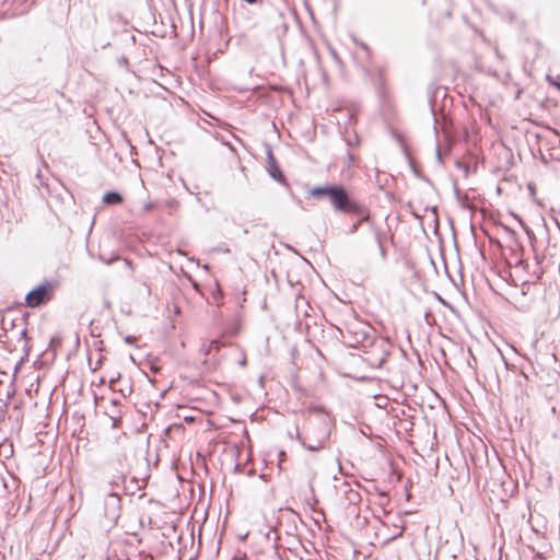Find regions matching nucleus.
<instances>
[{"label":"nucleus","mask_w":560,"mask_h":560,"mask_svg":"<svg viewBox=\"0 0 560 560\" xmlns=\"http://www.w3.org/2000/svg\"><path fill=\"white\" fill-rule=\"evenodd\" d=\"M548 81H549L550 84H552L553 86H556L560 91V82L555 81L550 77H548Z\"/></svg>","instance_id":"6e6552de"},{"label":"nucleus","mask_w":560,"mask_h":560,"mask_svg":"<svg viewBox=\"0 0 560 560\" xmlns=\"http://www.w3.org/2000/svg\"><path fill=\"white\" fill-rule=\"evenodd\" d=\"M548 81H549L550 84H552L553 86H556L560 91V82L555 81L550 77H548Z\"/></svg>","instance_id":"1a4fd4ad"},{"label":"nucleus","mask_w":560,"mask_h":560,"mask_svg":"<svg viewBox=\"0 0 560 560\" xmlns=\"http://www.w3.org/2000/svg\"><path fill=\"white\" fill-rule=\"evenodd\" d=\"M313 198L327 197L336 211L352 215H364V207L353 199L342 186H322L310 190Z\"/></svg>","instance_id":"f257e3e1"},{"label":"nucleus","mask_w":560,"mask_h":560,"mask_svg":"<svg viewBox=\"0 0 560 560\" xmlns=\"http://www.w3.org/2000/svg\"><path fill=\"white\" fill-rule=\"evenodd\" d=\"M315 479H316V472L312 468H305L299 475V487L307 488V491H305V499L307 501L310 499H313L315 495L314 486H313Z\"/></svg>","instance_id":"7ed1b4c3"},{"label":"nucleus","mask_w":560,"mask_h":560,"mask_svg":"<svg viewBox=\"0 0 560 560\" xmlns=\"http://www.w3.org/2000/svg\"><path fill=\"white\" fill-rule=\"evenodd\" d=\"M154 209V203L153 202H147L144 206H143V210L145 212H150Z\"/></svg>","instance_id":"0eeeda50"},{"label":"nucleus","mask_w":560,"mask_h":560,"mask_svg":"<svg viewBox=\"0 0 560 560\" xmlns=\"http://www.w3.org/2000/svg\"><path fill=\"white\" fill-rule=\"evenodd\" d=\"M548 81H549L550 84H552L553 86H556L560 91V82L555 81L550 77H548Z\"/></svg>","instance_id":"9d476101"},{"label":"nucleus","mask_w":560,"mask_h":560,"mask_svg":"<svg viewBox=\"0 0 560 560\" xmlns=\"http://www.w3.org/2000/svg\"><path fill=\"white\" fill-rule=\"evenodd\" d=\"M103 202L105 205H120L122 202V197L115 191L106 192L103 196Z\"/></svg>","instance_id":"20e7f679"},{"label":"nucleus","mask_w":560,"mask_h":560,"mask_svg":"<svg viewBox=\"0 0 560 560\" xmlns=\"http://www.w3.org/2000/svg\"><path fill=\"white\" fill-rule=\"evenodd\" d=\"M271 173V176L277 179V180H282L283 179V175L282 173L279 171L278 167H275L273 171L270 172Z\"/></svg>","instance_id":"39448f33"},{"label":"nucleus","mask_w":560,"mask_h":560,"mask_svg":"<svg viewBox=\"0 0 560 560\" xmlns=\"http://www.w3.org/2000/svg\"><path fill=\"white\" fill-rule=\"evenodd\" d=\"M125 264L126 266L132 271L133 270V264L131 260L129 259H125Z\"/></svg>","instance_id":"f8f14e48"},{"label":"nucleus","mask_w":560,"mask_h":560,"mask_svg":"<svg viewBox=\"0 0 560 560\" xmlns=\"http://www.w3.org/2000/svg\"><path fill=\"white\" fill-rule=\"evenodd\" d=\"M323 444H324V440H319V441L317 442V444H307V447H308L310 450L315 451V450H319V448H322V447H323Z\"/></svg>","instance_id":"423d86ee"},{"label":"nucleus","mask_w":560,"mask_h":560,"mask_svg":"<svg viewBox=\"0 0 560 560\" xmlns=\"http://www.w3.org/2000/svg\"><path fill=\"white\" fill-rule=\"evenodd\" d=\"M548 81H549L550 84H552L553 86H556L560 91V82L555 81L550 77H548Z\"/></svg>","instance_id":"9b49d317"},{"label":"nucleus","mask_w":560,"mask_h":560,"mask_svg":"<svg viewBox=\"0 0 560 560\" xmlns=\"http://www.w3.org/2000/svg\"><path fill=\"white\" fill-rule=\"evenodd\" d=\"M52 287L49 283L40 284L27 293L25 298L28 307H37L51 299Z\"/></svg>","instance_id":"f03ea898"}]
</instances>
